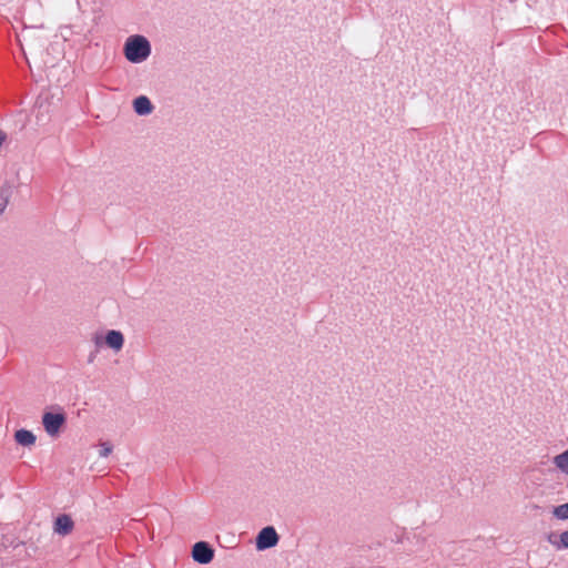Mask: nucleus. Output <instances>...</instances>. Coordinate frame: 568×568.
<instances>
[{
  "label": "nucleus",
  "mask_w": 568,
  "mask_h": 568,
  "mask_svg": "<svg viewBox=\"0 0 568 568\" xmlns=\"http://www.w3.org/2000/svg\"><path fill=\"white\" fill-rule=\"evenodd\" d=\"M150 41L141 34H133L126 38L123 44V54L131 63H142L151 55Z\"/></svg>",
  "instance_id": "f257e3e1"
},
{
  "label": "nucleus",
  "mask_w": 568,
  "mask_h": 568,
  "mask_svg": "<svg viewBox=\"0 0 568 568\" xmlns=\"http://www.w3.org/2000/svg\"><path fill=\"white\" fill-rule=\"evenodd\" d=\"M44 430L51 437L59 435L61 427L65 424V416L62 413H44L42 417Z\"/></svg>",
  "instance_id": "f03ea898"
},
{
  "label": "nucleus",
  "mask_w": 568,
  "mask_h": 568,
  "mask_svg": "<svg viewBox=\"0 0 568 568\" xmlns=\"http://www.w3.org/2000/svg\"><path fill=\"white\" fill-rule=\"evenodd\" d=\"M192 558L197 564L207 565L214 558V549L205 541H197L192 547Z\"/></svg>",
  "instance_id": "7ed1b4c3"
},
{
  "label": "nucleus",
  "mask_w": 568,
  "mask_h": 568,
  "mask_svg": "<svg viewBox=\"0 0 568 568\" xmlns=\"http://www.w3.org/2000/svg\"><path fill=\"white\" fill-rule=\"evenodd\" d=\"M278 542V535L274 527H264L256 537L257 550H265L276 546Z\"/></svg>",
  "instance_id": "20e7f679"
},
{
  "label": "nucleus",
  "mask_w": 568,
  "mask_h": 568,
  "mask_svg": "<svg viewBox=\"0 0 568 568\" xmlns=\"http://www.w3.org/2000/svg\"><path fill=\"white\" fill-rule=\"evenodd\" d=\"M74 523L69 515H59L53 523V531L61 536H67L72 532Z\"/></svg>",
  "instance_id": "39448f33"
},
{
  "label": "nucleus",
  "mask_w": 568,
  "mask_h": 568,
  "mask_svg": "<svg viewBox=\"0 0 568 568\" xmlns=\"http://www.w3.org/2000/svg\"><path fill=\"white\" fill-rule=\"evenodd\" d=\"M134 112L140 116L149 115L153 112L154 105L146 95H140L132 102Z\"/></svg>",
  "instance_id": "423d86ee"
},
{
  "label": "nucleus",
  "mask_w": 568,
  "mask_h": 568,
  "mask_svg": "<svg viewBox=\"0 0 568 568\" xmlns=\"http://www.w3.org/2000/svg\"><path fill=\"white\" fill-rule=\"evenodd\" d=\"M104 343L114 352H120L124 345V336L120 331L110 329L104 336Z\"/></svg>",
  "instance_id": "0eeeda50"
},
{
  "label": "nucleus",
  "mask_w": 568,
  "mask_h": 568,
  "mask_svg": "<svg viewBox=\"0 0 568 568\" xmlns=\"http://www.w3.org/2000/svg\"><path fill=\"white\" fill-rule=\"evenodd\" d=\"M554 468L561 475L568 477V447L551 458Z\"/></svg>",
  "instance_id": "6e6552de"
},
{
  "label": "nucleus",
  "mask_w": 568,
  "mask_h": 568,
  "mask_svg": "<svg viewBox=\"0 0 568 568\" xmlns=\"http://www.w3.org/2000/svg\"><path fill=\"white\" fill-rule=\"evenodd\" d=\"M16 442L24 447H31L36 444V436L32 432L27 429H19L14 434Z\"/></svg>",
  "instance_id": "1a4fd4ad"
},
{
  "label": "nucleus",
  "mask_w": 568,
  "mask_h": 568,
  "mask_svg": "<svg viewBox=\"0 0 568 568\" xmlns=\"http://www.w3.org/2000/svg\"><path fill=\"white\" fill-rule=\"evenodd\" d=\"M548 541L557 550L568 549V530H566L559 535L550 534L548 536Z\"/></svg>",
  "instance_id": "9d476101"
},
{
  "label": "nucleus",
  "mask_w": 568,
  "mask_h": 568,
  "mask_svg": "<svg viewBox=\"0 0 568 568\" xmlns=\"http://www.w3.org/2000/svg\"><path fill=\"white\" fill-rule=\"evenodd\" d=\"M551 514L558 520H568V503L554 507Z\"/></svg>",
  "instance_id": "9b49d317"
},
{
  "label": "nucleus",
  "mask_w": 568,
  "mask_h": 568,
  "mask_svg": "<svg viewBox=\"0 0 568 568\" xmlns=\"http://www.w3.org/2000/svg\"><path fill=\"white\" fill-rule=\"evenodd\" d=\"M100 456L108 457L112 453V445L110 443H101L100 444Z\"/></svg>",
  "instance_id": "f8f14e48"
},
{
  "label": "nucleus",
  "mask_w": 568,
  "mask_h": 568,
  "mask_svg": "<svg viewBox=\"0 0 568 568\" xmlns=\"http://www.w3.org/2000/svg\"><path fill=\"white\" fill-rule=\"evenodd\" d=\"M7 205H8V197L0 196V215L4 212Z\"/></svg>",
  "instance_id": "ddd939ff"
},
{
  "label": "nucleus",
  "mask_w": 568,
  "mask_h": 568,
  "mask_svg": "<svg viewBox=\"0 0 568 568\" xmlns=\"http://www.w3.org/2000/svg\"><path fill=\"white\" fill-rule=\"evenodd\" d=\"M101 341H102V337L100 335H95L93 337V342L95 345H100L101 344Z\"/></svg>",
  "instance_id": "4468645a"
}]
</instances>
